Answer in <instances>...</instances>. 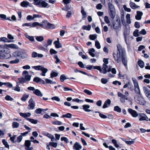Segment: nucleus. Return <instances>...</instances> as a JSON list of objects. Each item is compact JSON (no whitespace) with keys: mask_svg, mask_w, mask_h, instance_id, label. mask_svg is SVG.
Returning a JSON list of instances; mask_svg holds the SVG:
<instances>
[{"mask_svg":"<svg viewBox=\"0 0 150 150\" xmlns=\"http://www.w3.org/2000/svg\"><path fill=\"white\" fill-rule=\"evenodd\" d=\"M114 110L118 112H120L121 111V108L118 106H116L114 107Z\"/></svg>","mask_w":150,"mask_h":150,"instance_id":"obj_36","label":"nucleus"},{"mask_svg":"<svg viewBox=\"0 0 150 150\" xmlns=\"http://www.w3.org/2000/svg\"><path fill=\"white\" fill-rule=\"evenodd\" d=\"M32 67L35 70L41 71L42 72L40 74V75L43 76H45V74L48 71L47 69L41 66H33Z\"/></svg>","mask_w":150,"mask_h":150,"instance_id":"obj_3","label":"nucleus"},{"mask_svg":"<svg viewBox=\"0 0 150 150\" xmlns=\"http://www.w3.org/2000/svg\"><path fill=\"white\" fill-rule=\"evenodd\" d=\"M31 115V113L29 112H27L26 113H20V116L25 118H26L28 117H30Z\"/></svg>","mask_w":150,"mask_h":150,"instance_id":"obj_22","label":"nucleus"},{"mask_svg":"<svg viewBox=\"0 0 150 150\" xmlns=\"http://www.w3.org/2000/svg\"><path fill=\"white\" fill-rule=\"evenodd\" d=\"M33 93L37 96L42 97L43 96L42 93L41 91L38 89H35L33 91Z\"/></svg>","mask_w":150,"mask_h":150,"instance_id":"obj_19","label":"nucleus"},{"mask_svg":"<svg viewBox=\"0 0 150 150\" xmlns=\"http://www.w3.org/2000/svg\"><path fill=\"white\" fill-rule=\"evenodd\" d=\"M138 117L139 121H149V118L144 113H139Z\"/></svg>","mask_w":150,"mask_h":150,"instance_id":"obj_7","label":"nucleus"},{"mask_svg":"<svg viewBox=\"0 0 150 150\" xmlns=\"http://www.w3.org/2000/svg\"><path fill=\"white\" fill-rule=\"evenodd\" d=\"M25 35L26 38L28 39L30 41L33 42L34 41V39L33 37L29 36L27 34H25Z\"/></svg>","mask_w":150,"mask_h":150,"instance_id":"obj_30","label":"nucleus"},{"mask_svg":"<svg viewBox=\"0 0 150 150\" xmlns=\"http://www.w3.org/2000/svg\"><path fill=\"white\" fill-rule=\"evenodd\" d=\"M143 15V12L140 11H137V15L135 16V19L137 20H140L142 18V16Z\"/></svg>","mask_w":150,"mask_h":150,"instance_id":"obj_13","label":"nucleus"},{"mask_svg":"<svg viewBox=\"0 0 150 150\" xmlns=\"http://www.w3.org/2000/svg\"><path fill=\"white\" fill-rule=\"evenodd\" d=\"M128 111L131 115L134 117H136L138 116L139 114L135 110H134L132 109L129 108Z\"/></svg>","mask_w":150,"mask_h":150,"instance_id":"obj_11","label":"nucleus"},{"mask_svg":"<svg viewBox=\"0 0 150 150\" xmlns=\"http://www.w3.org/2000/svg\"><path fill=\"white\" fill-rule=\"evenodd\" d=\"M6 47L11 48L13 49H18V46L16 45L11 44H10L5 45Z\"/></svg>","mask_w":150,"mask_h":150,"instance_id":"obj_21","label":"nucleus"},{"mask_svg":"<svg viewBox=\"0 0 150 150\" xmlns=\"http://www.w3.org/2000/svg\"><path fill=\"white\" fill-rule=\"evenodd\" d=\"M136 102L137 103L142 105H144L146 104L145 100L141 96V95L137 97Z\"/></svg>","mask_w":150,"mask_h":150,"instance_id":"obj_6","label":"nucleus"},{"mask_svg":"<svg viewBox=\"0 0 150 150\" xmlns=\"http://www.w3.org/2000/svg\"><path fill=\"white\" fill-rule=\"evenodd\" d=\"M50 145L53 147H56L57 146V144L56 142H51L49 143Z\"/></svg>","mask_w":150,"mask_h":150,"instance_id":"obj_55","label":"nucleus"},{"mask_svg":"<svg viewBox=\"0 0 150 150\" xmlns=\"http://www.w3.org/2000/svg\"><path fill=\"white\" fill-rule=\"evenodd\" d=\"M81 148V146L78 142H76L73 146V149L74 150H80Z\"/></svg>","mask_w":150,"mask_h":150,"instance_id":"obj_14","label":"nucleus"},{"mask_svg":"<svg viewBox=\"0 0 150 150\" xmlns=\"http://www.w3.org/2000/svg\"><path fill=\"white\" fill-rule=\"evenodd\" d=\"M18 80L19 82L23 84L24 83L26 82L25 79L23 77L18 78Z\"/></svg>","mask_w":150,"mask_h":150,"instance_id":"obj_35","label":"nucleus"},{"mask_svg":"<svg viewBox=\"0 0 150 150\" xmlns=\"http://www.w3.org/2000/svg\"><path fill=\"white\" fill-rule=\"evenodd\" d=\"M108 58L103 59V61L104 62V63L103 65H103H104V66H105V71H106V72H109L111 71V73H112V66H109L108 68V67L107 65L108 63Z\"/></svg>","mask_w":150,"mask_h":150,"instance_id":"obj_4","label":"nucleus"},{"mask_svg":"<svg viewBox=\"0 0 150 150\" xmlns=\"http://www.w3.org/2000/svg\"><path fill=\"white\" fill-rule=\"evenodd\" d=\"M2 142L3 144L5 145L6 147L8 149H9V145L5 139H4L2 140Z\"/></svg>","mask_w":150,"mask_h":150,"instance_id":"obj_48","label":"nucleus"},{"mask_svg":"<svg viewBox=\"0 0 150 150\" xmlns=\"http://www.w3.org/2000/svg\"><path fill=\"white\" fill-rule=\"evenodd\" d=\"M71 2V0H63L62 2L64 4L67 5L70 3Z\"/></svg>","mask_w":150,"mask_h":150,"instance_id":"obj_59","label":"nucleus"},{"mask_svg":"<svg viewBox=\"0 0 150 150\" xmlns=\"http://www.w3.org/2000/svg\"><path fill=\"white\" fill-rule=\"evenodd\" d=\"M104 19L106 23L108 24L110 23V21L108 16H105Z\"/></svg>","mask_w":150,"mask_h":150,"instance_id":"obj_63","label":"nucleus"},{"mask_svg":"<svg viewBox=\"0 0 150 150\" xmlns=\"http://www.w3.org/2000/svg\"><path fill=\"white\" fill-rule=\"evenodd\" d=\"M49 6L48 4L44 1H43L41 2H40V7H43L44 8H47Z\"/></svg>","mask_w":150,"mask_h":150,"instance_id":"obj_24","label":"nucleus"},{"mask_svg":"<svg viewBox=\"0 0 150 150\" xmlns=\"http://www.w3.org/2000/svg\"><path fill=\"white\" fill-rule=\"evenodd\" d=\"M129 5L130 7L133 9H135L137 8H139L140 6H139L136 5L135 3L132 2L130 1V2L129 4Z\"/></svg>","mask_w":150,"mask_h":150,"instance_id":"obj_17","label":"nucleus"},{"mask_svg":"<svg viewBox=\"0 0 150 150\" xmlns=\"http://www.w3.org/2000/svg\"><path fill=\"white\" fill-rule=\"evenodd\" d=\"M62 141H64L66 143H68L69 142V141L67 138L65 137H62L61 139Z\"/></svg>","mask_w":150,"mask_h":150,"instance_id":"obj_54","label":"nucleus"},{"mask_svg":"<svg viewBox=\"0 0 150 150\" xmlns=\"http://www.w3.org/2000/svg\"><path fill=\"white\" fill-rule=\"evenodd\" d=\"M34 2L33 4L36 5L40 6V0H32Z\"/></svg>","mask_w":150,"mask_h":150,"instance_id":"obj_41","label":"nucleus"},{"mask_svg":"<svg viewBox=\"0 0 150 150\" xmlns=\"http://www.w3.org/2000/svg\"><path fill=\"white\" fill-rule=\"evenodd\" d=\"M133 35L135 37H138L139 35V30L135 29L133 33Z\"/></svg>","mask_w":150,"mask_h":150,"instance_id":"obj_50","label":"nucleus"},{"mask_svg":"<svg viewBox=\"0 0 150 150\" xmlns=\"http://www.w3.org/2000/svg\"><path fill=\"white\" fill-rule=\"evenodd\" d=\"M53 124L54 125H61L62 124V123L61 122L58 121H54L52 122Z\"/></svg>","mask_w":150,"mask_h":150,"instance_id":"obj_44","label":"nucleus"},{"mask_svg":"<svg viewBox=\"0 0 150 150\" xmlns=\"http://www.w3.org/2000/svg\"><path fill=\"white\" fill-rule=\"evenodd\" d=\"M83 110L87 112H90L92 111L91 110L88 109L90 107V106L88 105H84L82 106Z\"/></svg>","mask_w":150,"mask_h":150,"instance_id":"obj_23","label":"nucleus"},{"mask_svg":"<svg viewBox=\"0 0 150 150\" xmlns=\"http://www.w3.org/2000/svg\"><path fill=\"white\" fill-rule=\"evenodd\" d=\"M13 56L15 57H21V52L19 51H16L13 53Z\"/></svg>","mask_w":150,"mask_h":150,"instance_id":"obj_20","label":"nucleus"},{"mask_svg":"<svg viewBox=\"0 0 150 150\" xmlns=\"http://www.w3.org/2000/svg\"><path fill=\"white\" fill-rule=\"evenodd\" d=\"M5 99L8 100L12 101L13 100V98L8 95L6 96L5 97Z\"/></svg>","mask_w":150,"mask_h":150,"instance_id":"obj_56","label":"nucleus"},{"mask_svg":"<svg viewBox=\"0 0 150 150\" xmlns=\"http://www.w3.org/2000/svg\"><path fill=\"white\" fill-rule=\"evenodd\" d=\"M25 79L26 82L29 81L31 79V76L28 74L25 75Z\"/></svg>","mask_w":150,"mask_h":150,"instance_id":"obj_40","label":"nucleus"},{"mask_svg":"<svg viewBox=\"0 0 150 150\" xmlns=\"http://www.w3.org/2000/svg\"><path fill=\"white\" fill-rule=\"evenodd\" d=\"M19 126V123L16 122H14L12 123V127L13 128H18Z\"/></svg>","mask_w":150,"mask_h":150,"instance_id":"obj_32","label":"nucleus"},{"mask_svg":"<svg viewBox=\"0 0 150 150\" xmlns=\"http://www.w3.org/2000/svg\"><path fill=\"white\" fill-rule=\"evenodd\" d=\"M132 81L133 82L134 87V91L135 93L137 94L141 95V93L139 88V86L138 82L137 80H134L132 79Z\"/></svg>","mask_w":150,"mask_h":150,"instance_id":"obj_5","label":"nucleus"},{"mask_svg":"<svg viewBox=\"0 0 150 150\" xmlns=\"http://www.w3.org/2000/svg\"><path fill=\"white\" fill-rule=\"evenodd\" d=\"M65 75L64 74H62L60 76V79L61 82H63L64 80L67 79Z\"/></svg>","mask_w":150,"mask_h":150,"instance_id":"obj_39","label":"nucleus"},{"mask_svg":"<svg viewBox=\"0 0 150 150\" xmlns=\"http://www.w3.org/2000/svg\"><path fill=\"white\" fill-rule=\"evenodd\" d=\"M29 105L28 108V109H33L35 106V103L33 99L31 98L28 101Z\"/></svg>","mask_w":150,"mask_h":150,"instance_id":"obj_9","label":"nucleus"},{"mask_svg":"<svg viewBox=\"0 0 150 150\" xmlns=\"http://www.w3.org/2000/svg\"><path fill=\"white\" fill-rule=\"evenodd\" d=\"M51 99L52 100H56L57 101L59 102L60 100V98L58 97L54 96Z\"/></svg>","mask_w":150,"mask_h":150,"instance_id":"obj_60","label":"nucleus"},{"mask_svg":"<svg viewBox=\"0 0 150 150\" xmlns=\"http://www.w3.org/2000/svg\"><path fill=\"white\" fill-rule=\"evenodd\" d=\"M21 5L24 7H27L29 4V3L26 1H23L21 3Z\"/></svg>","mask_w":150,"mask_h":150,"instance_id":"obj_25","label":"nucleus"},{"mask_svg":"<svg viewBox=\"0 0 150 150\" xmlns=\"http://www.w3.org/2000/svg\"><path fill=\"white\" fill-rule=\"evenodd\" d=\"M40 79L38 77H36L34 78L33 81L36 83H39L40 81Z\"/></svg>","mask_w":150,"mask_h":150,"instance_id":"obj_58","label":"nucleus"},{"mask_svg":"<svg viewBox=\"0 0 150 150\" xmlns=\"http://www.w3.org/2000/svg\"><path fill=\"white\" fill-rule=\"evenodd\" d=\"M36 39L38 41L41 42L43 40L44 38L42 36H40L36 37Z\"/></svg>","mask_w":150,"mask_h":150,"instance_id":"obj_45","label":"nucleus"},{"mask_svg":"<svg viewBox=\"0 0 150 150\" xmlns=\"http://www.w3.org/2000/svg\"><path fill=\"white\" fill-rule=\"evenodd\" d=\"M13 89L15 91L20 92L21 91V88L17 84L16 86Z\"/></svg>","mask_w":150,"mask_h":150,"instance_id":"obj_52","label":"nucleus"},{"mask_svg":"<svg viewBox=\"0 0 150 150\" xmlns=\"http://www.w3.org/2000/svg\"><path fill=\"white\" fill-rule=\"evenodd\" d=\"M95 46L98 49H100V46L99 42L97 40L95 41Z\"/></svg>","mask_w":150,"mask_h":150,"instance_id":"obj_47","label":"nucleus"},{"mask_svg":"<svg viewBox=\"0 0 150 150\" xmlns=\"http://www.w3.org/2000/svg\"><path fill=\"white\" fill-rule=\"evenodd\" d=\"M108 7L109 9V14L110 17L112 18V5L110 3H108Z\"/></svg>","mask_w":150,"mask_h":150,"instance_id":"obj_18","label":"nucleus"},{"mask_svg":"<svg viewBox=\"0 0 150 150\" xmlns=\"http://www.w3.org/2000/svg\"><path fill=\"white\" fill-rule=\"evenodd\" d=\"M129 30L128 29L126 28L124 31L123 34L124 35V38L125 42L126 43L127 45V35H128L129 33Z\"/></svg>","mask_w":150,"mask_h":150,"instance_id":"obj_12","label":"nucleus"},{"mask_svg":"<svg viewBox=\"0 0 150 150\" xmlns=\"http://www.w3.org/2000/svg\"><path fill=\"white\" fill-rule=\"evenodd\" d=\"M103 145L107 148H109L110 150H112V147L109 145V143H107V144L106 143H104Z\"/></svg>","mask_w":150,"mask_h":150,"instance_id":"obj_33","label":"nucleus"},{"mask_svg":"<svg viewBox=\"0 0 150 150\" xmlns=\"http://www.w3.org/2000/svg\"><path fill=\"white\" fill-rule=\"evenodd\" d=\"M72 115L70 113H67V114L63 115L62 117H66L68 118H71V117Z\"/></svg>","mask_w":150,"mask_h":150,"instance_id":"obj_42","label":"nucleus"},{"mask_svg":"<svg viewBox=\"0 0 150 150\" xmlns=\"http://www.w3.org/2000/svg\"><path fill=\"white\" fill-rule=\"evenodd\" d=\"M117 50L116 54L113 53V57L115 61L117 63L122 61L125 68L127 67V59L125 48L119 44L116 45Z\"/></svg>","mask_w":150,"mask_h":150,"instance_id":"obj_1","label":"nucleus"},{"mask_svg":"<svg viewBox=\"0 0 150 150\" xmlns=\"http://www.w3.org/2000/svg\"><path fill=\"white\" fill-rule=\"evenodd\" d=\"M54 43L55 45V47L57 48H61L62 47V45L59 42V41H55Z\"/></svg>","mask_w":150,"mask_h":150,"instance_id":"obj_26","label":"nucleus"},{"mask_svg":"<svg viewBox=\"0 0 150 150\" xmlns=\"http://www.w3.org/2000/svg\"><path fill=\"white\" fill-rule=\"evenodd\" d=\"M81 13L82 16V19L85 20L87 17L86 13V12L84 11L83 7L82 6L81 7Z\"/></svg>","mask_w":150,"mask_h":150,"instance_id":"obj_15","label":"nucleus"},{"mask_svg":"<svg viewBox=\"0 0 150 150\" xmlns=\"http://www.w3.org/2000/svg\"><path fill=\"white\" fill-rule=\"evenodd\" d=\"M138 65L141 68H143L144 67V63L143 61L141 60H139L138 61Z\"/></svg>","mask_w":150,"mask_h":150,"instance_id":"obj_28","label":"nucleus"},{"mask_svg":"<svg viewBox=\"0 0 150 150\" xmlns=\"http://www.w3.org/2000/svg\"><path fill=\"white\" fill-rule=\"evenodd\" d=\"M31 145V143L28 140H25V146L26 147L25 148H30L29 147Z\"/></svg>","mask_w":150,"mask_h":150,"instance_id":"obj_31","label":"nucleus"},{"mask_svg":"<svg viewBox=\"0 0 150 150\" xmlns=\"http://www.w3.org/2000/svg\"><path fill=\"white\" fill-rule=\"evenodd\" d=\"M143 89L146 96L150 100V91L146 86L143 87Z\"/></svg>","mask_w":150,"mask_h":150,"instance_id":"obj_10","label":"nucleus"},{"mask_svg":"<svg viewBox=\"0 0 150 150\" xmlns=\"http://www.w3.org/2000/svg\"><path fill=\"white\" fill-rule=\"evenodd\" d=\"M45 81L46 83H50V84H55L56 83L55 81H53L52 80L49 79H45Z\"/></svg>","mask_w":150,"mask_h":150,"instance_id":"obj_38","label":"nucleus"},{"mask_svg":"<svg viewBox=\"0 0 150 150\" xmlns=\"http://www.w3.org/2000/svg\"><path fill=\"white\" fill-rule=\"evenodd\" d=\"M103 65V67H102V68L100 66H93V69H97L98 70H99L100 72L101 73H102L103 74H105L107 72L105 70V66Z\"/></svg>","mask_w":150,"mask_h":150,"instance_id":"obj_8","label":"nucleus"},{"mask_svg":"<svg viewBox=\"0 0 150 150\" xmlns=\"http://www.w3.org/2000/svg\"><path fill=\"white\" fill-rule=\"evenodd\" d=\"M139 34L145 35L146 33V32L144 29H142L139 32Z\"/></svg>","mask_w":150,"mask_h":150,"instance_id":"obj_64","label":"nucleus"},{"mask_svg":"<svg viewBox=\"0 0 150 150\" xmlns=\"http://www.w3.org/2000/svg\"><path fill=\"white\" fill-rule=\"evenodd\" d=\"M88 53L92 57H94L95 56V54L94 53L95 52V50L94 49L92 48L88 50Z\"/></svg>","mask_w":150,"mask_h":150,"instance_id":"obj_27","label":"nucleus"},{"mask_svg":"<svg viewBox=\"0 0 150 150\" xmlns=\"http://www.w3.org/2000/svg\"><path fill=\"white\" fill-rule=\"evenodd\" d=\"M54 57L56 59V61L55 62V63L57 64L58 63H60L61 62V61L58 58L57 55H54Z\"/></svg>","mask_w":150,"mask_h":150,"instance_id":"obj_51","label":"nucleus"},{"mask_svg":"<svg viewBox=\"0 0 150 150\" xmlns=\"http://www.w3.org/2000/svg\"><path fill=\"white\" fill-rule=\"evenodd\" d=\"M111 103V101L110 99L107 100L104 103L103 106V108H105L108 107Z\"/></svg>","mask_w":150,"mask_h":150,"instance_id":"obj_16","label":"nucleus"},{"mask_svg":"<svg viewBox=\"0 0 150 150\" xmlns=\"http://www.w3.org/2000/svg\"><path fill=\"white\" fill-rule=\"evenodd\" d=\"M82 28L83 30H89L91 28V25H89L88 26L83 25L82 27Z\"/></svg>","mask_w":150,"mask_h":150,"instance_id":"obj_43","label":"nucleus"},{"mask_svg":"<svg viewBox=\"0 0 150 150\" xmlns=\"http://www.w3.org/2000/svg\"><path fill=\"white\" fill-rule=\"evenodd\" d=\"M58 74V73L57 72L52 71V72L51 73L50 76L52 78L54 77L57 76Z\"/></svg>","mask_w":150,"mask_h":150,"instance_id":"obj_46","label":"nucleus"},{"mask_svg":"<svg viewBox=\"0 0 150 150\" xmlns=\"http://www.w3.org/2000/svg\"><path fill=\"white\" fill-rule=\"evenodd\" d=\"M29 96V94H25L23 95V97L21 98V99L22 101H25L28 98Z\"/></svg>","mask_w":150,"mask_h":150,"instance_id":"obj_29","label":"nucleus"},{"mask_svg":"<svg viewBox=\"0 0 150 150\" xmlns=\"http://www.w3.org/2000/svg\"><path fill=\"white\" fill-rule=\"evenodd\" d=\"M114 13L113 11V28L116 30H119L121 26V21L119 16Z\"/></svg>","mask_w":150,"mask_h":150,"instance_id":"obj_2","label":"nucleus"},{"mask_svg":"<svg viewBox=\"0 0 150 150\" xmlns=\"http://www.w3.org/2000/svg\"><path fill=\"white\" fill-rule=\"evenodd\" d=\"M47 137L51 139L52 141H54V137L53 136L49 133V134H47Z\"/></svg>","mask_w":150,"mask_h":150,"instance_id":"obj_57","label":"nucleus"},{"mask_svg":"<svg viewBox=\"0 0 150 150\" xmlns=\"http://www.w3.org/2000/svg\"><path fill=\"white\" fill-rule=\"evenodd\" d=\"M134 26L136 28H139L140 27L139 23L138 22H136L134 23Z\"/></svg>","mask_w":150,"mask_h":150,"instance_id":"obj_62","label":"nucleus"},{"mask_svg":"<svg viewBox=\"0 0 150 150\" xmlns=\"http://www.w3.org/2000/svg\"><path fill=\"white\" fill-rule=\"evenodd\" d=\"M113 144H114L115 147L116 148H118L119 147L118 144H117V141L115 139H113Z\"/></svg>","mask_w":150,"mask_h":150,"instance_id":"obj_61","label":"nucleus"},{"mask_svg":"<svg viewBox=\"0 0 150 150\" xmlns=\"http://www.w3.org/2000/svg\"><path fill=\"white\" fill-rule=\"evenodd\" d=\"M4 41L5 42H10L11 41L8 40L7 38L3 37L0 38V41Z\"/></svg>","mask_w":150,"mask_h":150,"instance_id":"obj_37","label":"nucleus"},{"mask_svg":"<svg viewBox=\"0 0 150 150\" xmlns=\"http://www.w3.org/2000/svg\"><path fill=\"white\" fill-rule=\"evenodd\" d=\"M27 120H28L31 123L33 124H36L38 123V120H35L31 118H27Z\"/></svg>","mask_w":150,"mask_h":150,"instance_id":"obj_34","label":"nucleus"},{"mask_svg":"<svg viewBox=\"0 0 150 150\" xmlns=\"http://www.w3.org/2000/svg\"><path fill=\"white\" fill-rule=\"evenodd\" d=\"M19 60L18 59H17L13 60H11L10 61V63L11 64H16L18 63Z\"/></svg>","mask_w":150,"mask_h":150,"instance_id":"obj_53","label":"nucleus"},{"mask_svg":"<svg viewBox=\"0 0 150 150\" xmlns=\"http://www.w3.org/2000/svg\"><path fill=\"white\" fill-rule=\"evenodd\" d=\"M89 38L91 40H94L97 38L96 35H91L89 36Z\"/></svg>","mask_w":150,"mask_h":150,"instance_id":"obj_49","label":"nucleus"}]
</instances>
